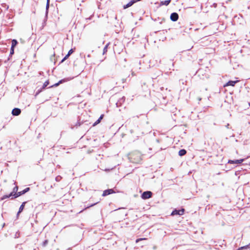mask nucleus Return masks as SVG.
Here are the masks:
<instances>
[{"mask_svg":"<svg viewBox=\"0 0 250 250\" xmlns=\"http://www.w3.org/2000/svg\"><path fill=\"white\" fill-rule=\"evenodd\" d=\"M29 188H26L23 190H22V191L14 193V195H13V193H11L9 195H7L5 197H3V199H4L5 198H9L11 196H14V198H17V197H19V196L26 193V192L29 191Z\"/></svg>","mask_w":250,"mask_h":250,"instance_id":"f257e3e1","label":"nucleus"},{"mask_svg":"<svg viewBox=\"0 0 250 250\" xmlns=\"http://www.w3.org/2000/svg\"><path fill=\"white\" fill-rule=\"evenodd\" d=\"M152 196L151 191H145L141 195V197L143 199H147L150 198Z\"/></svg>","mask_w":250,"mask_h":250,"instance_id":"f03ea898","label":"nucleus"},{"mask_svg":"<svg viewBox=\"0 0 250 250\" xmlns=\"http://www.w3.org/2000/svg\"><path fill=\"white\" fill-rule=\"evenodd\" d=\"M184 212H185L184 208H181V209H175L174 210H173V215H182L184 214Z\"/></svg>","mask_w":250,"mask_h":250,"instance_id":"7ed1b4c3","label":"nucleus"},{"mask_svg":"<svg viewBox=\"0 0 250 250\" xmlns=\"http://www.w3.org/2000/svg\"><path fill=\"white\" fill-rule=\"evenodd\" d=\"M141 0H132L130 1H129L127 4L126 5H124L123 7L124 9H126L131 6H132L134 3L140 1Z\"/></svg>","mask_w":250,"mask_h":250,"instance_id":"20e7f679","label":"nucleus"},{"mask_svg":"<svg viewBox=\"0 0 250 250\" xmlns=\"http://www.w3.org/2000/svg\"><path fill=\"white\" fill-rule=\"evenodd\" d=\"M243 161H244L243 159H240V160H229L228 163L238 164H241Z\"/></svg>","mask_w":250,"mask_h":250,"instance_id":"39448f33","label":"nucleus"},{"mask_svg":"<svg viewBox=\"0 0 250 250\" xmlns=\"http://www.w3.org/2000/svg\"><path fill=\"white\" fill-rule=\"evenodd\" d=\"M114 192V191H113V190L112 189H109L105 190L104 191L102 195L103 196H105L108 195L109 194H112V193H113Z\"/></svg>","mask_w":250,"mask_h":250,"instance_id":"423d86ee","label":"nucleus"},{"mask_svg":"<svg viewBox=\"0 0 250 250\" xmlns=\"http://www.w3.org/2000/svg\"><path fill=\"white\" fill-rule=\"evenodd\" d=\"M12 113L13 115L18 116L21 113V110L19 108H15L13 109Z\"/></svg>","mask_w":250,"mask_h":250,"instance_id":"0eeeda50","label":"nucleus"},{"mask_svg":"<svg viewBox=\"0 0 250 250\" xmlns=\"http://www.w3.org/2000/svg\"><path fill=\"white\" fill-rule=\"evenodd\" d=\"M238 82V81H229L225 85L226 86H234L235 84L237 83Z\"/></svg>","mask_w":250,"mask_h":250,"instance_id":"6e6552de","label":"nucleus"},{"mask_svg":"<svg viewBox=\"0 0 250 250\" xmlns=\"http://www.w3.org/2000/svg\"><path fill=\"white\" fill-rule=\"evenodd\" d=\"M68 80V79H63V80H60L58 83L54 84V85H52L51 87H52L54 86H58L60 83H62L63 82H66Z\"/></svg>","mask_w":250,"mask_h":250,"instance_id":"1a4fd4ad","label":"nucleus"},{"mask_svg":"<svg viewBox=\"0 0 250 250\" xmlns=\"http://www.w3.org/2000/svg\"><path fill=\"white\" fill-rule=\"evenodd\" d=\"M186 153H187V151L184 149H182L179 151L178 154L180 156H183L185 155L186 154Z\"/></svg>","mask_w":250,"mask_h":250,"instance_id":"9d476101","label":"nucleus"},{"mask_svg":"<svg viewBox=\"0 0 250 250\" xmlns=\"http://www.w3.org/2000/svg\"><path fill=\"white\" fill-rule=\"evenodd\" d=\"M179 16L177 13L173 12V21H177L178 19Z\"/></svg>","mask_w":250,"mask_h":250,"instance_id":"9b49d317","label":"nucleus"},{"mask_svg":"<svg viewBox=\"0 0 250 250\" xmlns=\"http://www.w3.org/2000/svg\"><path fill=\"white\" fill-rule=\"evenodd\" d=\"M103 117H104V115L102 114L100 116V118L98 119V120H97L94 124L93 125H97V124H98L99 123H100L101 120L103 118Z\"/></svg>","mask_w":250,"mask_h":250,"instance_id":"f8f14e48","label":"nucleus"},{"mask_svg":"<svg viewBox=\"0 0 250 250\" xmlns=\"http://www.w3.org/2000/svg\"><path fill=\"white\" fill-rule=\"evenodd\" d=\"M171 1V0H165V1H162L161 2V5H167L169 4V3Z\"/></svg>","mask_w":250,"mask_h":250,"instance_id":"ddd939ff","label":"nucleus"},{"mask_svg":"<svg viewBox=\"0 0 250 250\" xmlns=\"http://www.w3.org/2000/svg\"><path fill=\"white\" fill-rule=\"evenodd\" d=\"M25 203L26 202L22 203V204H21V205L20 207L19 210V211L18 212V214H19L20 212H21L22 211V210L24 208V205H25Z\"/></svg>","mask_w":250,"mask_h":250,"instance_id":"4468645a","label":"nucleus"},{"mask_svg":"<svg viewBox=\"0 0 250 250\" xmlns=\"http://www.w3.org/2000/svg\"><path fill=\"white\" fill-rule=\"evenodd\" d=\"M17 40H13L12 41V45H11V47L12 48H14V47L17 44Z\"/></svg>","mask_w":250,"mask_h":250,"instance_id":"2eb2a0df","label":"nucleus"},{"mask_svg":"<svg viewBox=\"0 0 250 250\" xmlns=\"http://www.w3.org/2000/svg\"><path fill=\"white\" fill-rule=\"evenodd\" d=\"M247 248H250V244L248 245L240 247L239 248V250L246 249Z\"/></svg>","mask_w":250,"mask_h":250,"instance_id":"dca6fc26","label":"nucleus"},{"mask_svg":"<svg viewBox=\"0 0 250 250\" xmlns=\"http://www.w3.org/2000/svg\"><path fill=\"white\" fill-rule=\"evenodd\" d=\"M49 84V81H45L43 85V88H44L45 87H46Z\"/></svg>","mask_w":250,"mask_h":250,"instance_id":"f3484780","label":"nucleus"},{"mask_svg":"<svg viewBox=\"0 0 250 250\" xmlns=\"http://www.w3.org/2000/svg\"><path fill=\"white\" fill-rule=\"evenodd\" d=\"M18 187H15L14 188H13V192H12L13 193V195L14 194V193H16V192L18 190Z\"/></svg>","mask_w":250,"mask_h":250,"instance_id":"a211bd4d","label":"nucleus"},{"mask_svg":"<svg viewBox=\"0 0 250 250\" xmlns=\"http://www.w3.org/2000/svg\"><path fill=\"white\" fill-rule=\"evenodd\" d=\"M146 238H139L136 240V243H138L140 241H142L143 240H146Z\"/></svg>","mask_w":250,"mask_h":250,"instance_id":"6ab92c4d","label":"nucleus"},{"mask_svg":"<svg viewBox=\"0 0 250 250\" xmlns=\"http://www.w3.org/2000/svg\"><path fill=\"white\" fill-rule=\"evenodd\" d=\"M73 52V50L72 49H71L69 51H68V55L69 56H70L71 54H72Z\"/></svg>","mask_w":250,"mask_h":250,"instance_id":"aec40b11","label":"nucleus"},{"mask_svg":"<svg viewBox=\"0 0 250 250\" xmlns=\"http://www.w3.org/2000/svg\"><path fill=\"white\" fill-rule=\"evenodd\" d=\"M14 52V48L11 47L10 54L12 55Z\"/></svg>","mask_w":250,"mask_h":250,"instance_id":"412c9836","label":"nucleus"},{"mask_svg":"<svg viewBox=\"0 0 250 250\" xmlns=\"http://www.w3.org/2000/svg\"><path fill=\"white\" fill-rule=\"evenodd\" d=\"M108 44H107L104 49V53L107 51Z\"/></svg>","mask_w":250,"mask_h":250,"instance_id":"4be33fe9","label":"nucleus"},{"mask_svg":"<svg viewBox=\"0 0 250 250\" xmlns=\"http://www.w3.org/2000/svg\"><path fill=\"white\" fill-rule=\"evenodd\" d=\"M69 56L68 54H67V55L64 57V58L63 59V60H62V61H64L65 60L67 59L68 58V57H69Z\"/></svg>","mask_w":250,"mask_h":250,"instance_id":"5701e85b","label":"nucleus"},{"mask_svg":"<svg viewBox=\"0 0 250 250\" xmlns=\"http://www.w3.org/2000/svg\"><path fill=\"white\" fill-rule=\"evenodd\" d=\"M49 0H47V4H46V8L47 9L49 7Z\"/></svg>","mask_w":250,"mask_h":250,"instance_id":"b1692460","label":"nucleus"},{"mask_svg":"<svg viewBox=\"0 0 250 250\" xmlns=\"http://www.w3.org/2000/svg\"><path fill=\"white\" fill-rule=\"evenodd\" d=\"M48 243V241L47 240H45L44 242H43V246H45L47 243Z\"/></svg>","mask_w":250,"mask_h":250,"instance_id":"393cba45","label":"nucleus"},{"mask_svg":"<svg viewBox=\"0 0 250 250\" xmlns=\"http://www.w3.org/2000/svg\"><path fill=\"white\" fill-rule=\"evenodd\" d=\"M170 19L171 20H172V14H171L170 15Z\"/></svg>","mask_w":250,"mask_h":250,"instance_id":"a878e982","label":"nucleus"},{"mask_svg":"<svg viewBox=\"0 0 250 250\" xmlns=\"http://www.w3.org/2000/svg\"><path fill=\"white\" fill-rule=\"evenodd\" d=\"M229 124H228V125H226V127H227V128H229Z\"/></svg>","mask_w":250,"mask_h":250,"instance_id":"bb28decb","label":"nucleus"},{"mask_svg":"<svg viewBox=\"0 0 250 250\" xmlns=\"http://www.w3.org/2000/svg\"><path fill=\"white\" fill-rule=\"evenodd\" d=\"M198 100H199V101H201V98H199Z\"/></svg>","mask_w":250,"mask_h":250,"instance_id":"cd10ccee","label":"nucleus"},{"mask_svg":"<svg viewBox=\"0 0 250 250\" xmlns=\"http://www.w3.org/2000/svg\"><path fill=\"white\" fill-rule=\"evenodd\" d=\"M95 204H93V205H91V206H93V205H95Z\"/></svg>","mask_w":250,"mask_h":250,"instance_id":"c85d7f7f","label":"nucleus"},{"mask_svg":"<svg viewBox=\"0 0 250 250\" xmlns=\"http://www.w3.org/2000/svg\"><path fill=\"white\" fill-rule=\"evenodd\" d=\"M249 105H250V103H249Z\"/></svg>","mask_w":250,"mask_h":250,"instance_id":"c756f323","label":"nucleus"}]
</instances>
